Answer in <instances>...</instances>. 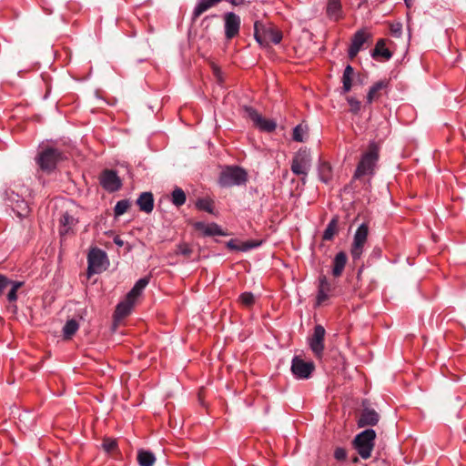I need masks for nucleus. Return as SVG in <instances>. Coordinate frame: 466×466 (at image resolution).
Instances as JSON below:
<instances>
[{
  "instance_id": "nucleus-1",
  "label": "nucleus",
  "mask_w": 466,
  "mask_h": 466,
  "mask_svg": "<svg viewBox=\"0 0 466 466\" xmlns=\"http://www.w3.org/2000/svg\"><path fill=\"white\" fill-rule=\"evenodd\" d=\"M380 148L375 142H370L368 149L360 157V160L355 170L353 178L360 179L364 176H372L375 171L376 164L379 160Z\"/></svg>"
},
{
  "instance_id": "nucleus-2",
  "label": "nucleus",
  "mask_w": 466,
  "mask_h": 466,
  "mask_svg": "<svg viewBox=\"0 0 466 466\" xmlns=\"http://www.w3.org/2000/svg\"><path fill=\"white\" fill-rule=\"evenodd\" d=\"M375 438L376 432L372 429H367L355 436L352 443L362 459L367 460L371 456Z\"/></svg>"
},
{
  "instance_id": "nucleus-3",
  "label": "nucleus",
  "mask_w": 466,
  "mask_h": 466,
  "mask_svg": "<svg viewBox=\"0 0 466 466\" xmlns=\"http://www.w3.org/2000/svg\"><path fill=\"white\" fill-rule=\"evenodd\" d=\"M254 37L260 46H268L279 44L282 39V34L271 25L265 26L259 21L254 24Z\"/></svg>"
},
{
  "instance_id": "nucleus-4",
  "label": "nucleus",
  "mask_w": 466,
  "mask_h": 466,
  "mask_svg": "<svg viewBox=\"0 0 466 466\" xmlns=\"http://www.w3.org/2000/svg\"><path fill=\"white\" fill-rule=\"evenodd\" d=\"M63 158L64 157L61 151L56 148L47 147L39 152L36 162L43 171L50 173Z\"/></svg>"
},
{
  "instance_id": "nucleus-5",
  "label": "nucleus",
  "mask_w": 466,
  "mask_h": 466,
  "mask_svg": "<svg viewBox=\"0 0 466 466\" xmlns=\"http://www.w3.org/2000/svg\"><path fill=\"white\" fill-rule=\"evenodd\" d=\"M248 179L247 172L238 167H228L223 170L219 177V184L222 187L239 186L246 183Z\"/></svg>"
},
{
  "instance_id": "nucleus-6",
  "label": "nucleus",
  "mask_w": 466,
  "mask_h": 466,
  "mask_svg": "<svg viewBox=\"0 0 466 466\" xmlns=\"http://www.w3.org/2000/svg\"><path fill=\"white\" fill-rule=\"evenodd\" d=\"M311 161L310 152L307 148H300L292 158L290 169L295 175L307 177Z\"/></svg>"
},
{
  "instance_id": "nucleus-7",
  "label": "nucleus",
  "mask_w": 466,
  "mask_h": 466,
  "mask_svg": "<svg viewBox=\"0 0 466 466\" xmlns=\"http://www.w3.org/2000/svg\"><path fill=\"white\" fill-rule=\"evenodd\" d=\"M245 116L249 118L254 126L265 132H273L277 123L273 119L264 118L256 109L251 106H244Z\"/></svg>"
},
{
  "instance_id": "nucleus-8",
  "label": "nucleus",
  "mask_w": 466,
  "mask_h": 466,
  "mask_svg": "<svg viewBox=\"0 0 466 466\" xmlns=\"http://www.w3.org/2000/svg\"><path fill=\"white\" fill-rule=\"evenodd\" d=\"M106 254L100 248H91L87 256L88 274H97L106 269Z\"/></svg>"
},
{
  "instance_id": "nucleus-9",
  "label": "nucleus",
  "mask_w": 466,
  "mask_h": 466,
  "mask_svg": "<svg viewBox=\"0 0 466 466\" xmlns=\"http://www.w3.org/2000/svg\"><path fill=\"white\" fill-rule=\"evenodd\" d=\"M368 233L369 228L364 223L361 224L355 232L353 243L350 248V255L354 261L360 259L363 253L364 245L368 238Z\"/></svg>"
},
{
  "instance_id": "nucleus-10",
  "label": "nucleus",
  "mask_w": 466,
  "mask_h": 466,
  "mask_svg": "<svg viewBox=\"0 0 466 466\" xmlns=\"http://www.w3.org/2000/svg\"><path fill=\"white\" fill-rule=\"evenodd\" d=\"M224 33L227 41L237 37L240 32L241 19L234 12H227L223 15Z\"/></svg>"
},
{
  "instance_id": "nucleus-11",
  "label": "nucleus",
  "mask_w": 466,
  "mask_h": 466,
  "mask_svg": "<svg viewBox=\"0 0 466 466\" xmlns=\"http://www.w3.org/2000/svg\"><path fill=\"white\" fill-rule=\"evenodd\" d=\"M291 372L298 380L309 379L315 370V365L312 361H305L299 356H295L291 361Z\"/></svg>"
},
{
  "instance_id": "nucleus-12",
  "label": "nucleus",
  "mask_w": 466,
  "mask_h": 466,
  "mask_svg": "<svg viewBox=\"0 0 466 466\" xmlns=\"http://www.w3.org/2000/svg\"><path fill=\"white\" fill-rule=\"evenodd\" d=\"M325 329L321 325H317L314 328L313 335L309 339V345L315 357L321 359L324 351V338Z\"/></svg>"
},
{
  "instance_id": "nucleus-13",
  "label": "nucleus",
  "mask_w": 466,
  "mask_h": 466,
  "mask_svg": "<svg viewBox=\"0 0 466 466\" xmlns=\"http://www.w3.org/2000/svg\"><path fill=\"white\" fill-rule=\"evenodd\" d=\"M370 38L371 35L367 30L361 29L357 31L351 39V44L348 51L349 57L353 59L358 55L363 45Z\"/></svg>"
},
{
  "instance_id": "nucleus-14",
  "label": "nucleus",
  "mask_w": 466,
  "mask_h": 466,
  "mask_svg": "<svg viewBox=\"0 0 466 466\" xmlns=\"http://www.w3.org/2000/svg\"><path fill=\"white\" fill-rule=\"evenodd\" d=\"M100 184L102 187L109 192H115L118 190L121 186V180L118 177L116 172L113 170H105L100 176Z\"/></svg>"
},
{
  "instance_id": "nucleus-15",
  "label": "nucleus",
  "mask_w": 466,
  "mask_h": 466,
  "mask_svg": "<svg viewBox=\"0 0 466 466\" xmlns=\"http://www.w3.org/2000/svg\"><path fill=\"white\" fill-rule=\"evenodd\" d=\"M379 420L380 415L375 410L364 408L359 416L357 424L360 428L374 426L379 422Z\"/></svg>"
},
{
  "instance_id": "nucleus-16",
  "label": "nucleus",
  "mask_w": 466,
  "mask_h": 466,
  "mask_svg": "<svg viewBox=\"0 0 466 466\" xmlns=\"http://www.w3.org/2000/svg\"><path fill=\"white\" fill-rule=\"evenodd\" d=\"M388 87H389V81L388 80H380L378 82H376L375 84H373L368 94H367V97H366V102L367 104H371L373 101L379 99L381 96H382V93H387L388 91Z\"/></svg>"
},
{
  "instance_id": "nucleus-17",
  "label": "nucleus",
  "mask_w": 466,
  "mask_h": 466,
  "mask_svg": "<svg viewBox=\"0 0 466 466\" xmlns=\"http://www.w3.org/2000/svg\"><path fill=\"white\" fill-rule=\"evenodd\" d=\"M77 220L68 212H65L59 219V234L65 237L70 234Z\"/></svg>"
},
{
  "instance_id": "nucleus-18",
  "label": "nucleus",
  "mask_w": 466,
  "mask_h": 466,
  "mask_svg": "<svg viewBox=\"0 0 466 466\" xmlns=\"http://www.w3.org/2000/svg\"><path fill=\"white\" fill-rule=\"evenodd\" d=\"M195 228L201 232L204 236H223L224 233L220 227L216 223H204L197 222L194 225Z\"/></svg>"
},
{
  "instance_id": "nucleus-19",
  "label": "nucleus",
  "mask_w": 466,
  "mask_h": 466,
  "mask_svg": "<svg viewBox=\"0 0 466 466\" xmlns=\"http://www.w3.org/2000/svg\"><path fill=\"white\" fill-rule=\"evenodd\" d=\"M25 282L20 280H15L10 279V284H8L6 299L12 307L16 309L15 302L18 299L17 292L24 286Z\"/></svg>"
},
{
  "instance_id": "nucleus-20",
  "label": "nucleus",
  "mask_w": 466,
  "mask_h": 466,
  "mask_svg": "<svg viewBox=\"0 0 466 466\" xmlns=\"http://www.w3.org/2000/svg\"><path fill=\"white\" fill-rule=\"evenodd\" d=\"M371 56L374 59H379L380 57L384 60H390L392 57V53L386 47V40L380 38L376 43L374 49L371 52Z\"/></svg>"
},
{
  "instance_id": "nucleus-21",
  "label": "nucleus",
  "mask_w": 466,
  "mask_h": 466,
  "mask_svg": "<svg viewBox=\"0 0 466 466\" xmlns=\"http://www.w3.org/2000/svg\"><path fill=\"white\" fill-rule=\"evenodd\" d=\"M135 302H136L135 299L129 298L127 295L125 300L121 301L116 306V311H115V317L116 319H123L126 316H127L130 313L132 308L134 307Z\"/></svg>"
},
{
  "instance_id": "nucleus-22",
  "label": "nucleus",
  "mask_w": 466,
  "mask_h": 466,
  "mask_svg": "<svg viewBox=\"0 0 466 466\" xmlns=\"http://www.w3.org/2000/svg\"><path fill=\"white\" fill-rule=\"evenodd\" d=\"M331 291V285L328 281L325 276L319 278L318 296H317V303L318 305L322 304L325 300L329 299V294Z\"/></svg>"
},
{
  "instance_id": "nucleus-23",
  "label": "nucleus",
  "mask_w": 466,
  "mask_h": 466,
  "mask_svg": "<svg viewBox=\"0 0 466 466\" xmlns=\"http://www.w3.org/2000/svg\"><path fill=\"white\" fill-rule=\"evenodd\" d=\"M139 209L145 213H150L154 208V198L151 192L142 193L137 200Z\"/></svg>"
},
{
  "instance_id": "nucleus-24",
  "label": "nucleus",
  "mask_w": 466,
  "mask_h": 466,
  "mask_svg": "<svg viewBox=\"0 0 466 466\" xmlns=\"http://www.w3.org/2000/svg\"><path fill=\"white\" fill-rule=\"evenodd\" d=\"M347 255L344 251H340L336 254L333 259V268H332V275L334 277H339L347 263Z\"/></svg>"
},
{
  "instance_id": "nucleus-25",
  "label": "nucleus",
  "mask_w": 466,
  "mask_h": 466,
  "mask_svg": "<svg viewBox=\"0 0 466 466\" xmlns=\"http://www.w3.org/2000/svg\"><path fill=\"white\" fill-rule=\"evenodd\" d=\"M342 7L340 0H328L327 15L329 18L337 21L341 17Z\"/></svg>"
},
{
  "instance_id": "nucleus-26",
  "label": "nucleus",
  "mask_w": 466,
  "mask_h": 466,
  "mask_svg": "<svg viewBox=\"0 0 466 466\" xmlns=\"http://www.w3.org/2000/svg\"><path fill=\"white\" fill-rule=\"evenodd\" d=\"M137 462L139 466H153L156 462V457L149 451L139 450L137 452Z\"/></svg>"
},
{
  "instance_id": "nucleus-27",
  "label": "nucleus",
  "mask_w": 466,
  "mask_h": 466,
  "mask_svg": "<svg viewBox=\"0 0 466 466\" xmlns=\"http://www.w3.org/2000/svg\"><path fill=\"white\" fill-rule=\"evenodd\" d=\"M149 282L148 278H142L138 279L132 289L127 294L129 298L137 300V299L141 295L144 289L147 286Z\"/></svg>"
},
{
  "instance_id": "nucleus-28",
  "label": "nucleus",
  "mask_w": 466,
  "mask_h": 466,
  "mask_svg": "<svg viewBox=\"0 0 466 466\" xmlns=\"http://www.w3.org/2000/svg\"><path fill=\"white\" fill-rule=\"evenodd\" d=\"M319 179L324 183H329L332 178L331 167L327 162H321L318 167Z\"/></svg>"
},
{
  "instance_id": "nucleus-29",
  "label": "nucleus",
  "mask_w": 466,
  "mask_h": 466,
  "mask_svg": "<svg viewBox=\"0 0 466 466\" xmlns=\"http://www.w3.org/2000/svg\"><path fill=\"white\" fill-rule=\"evenodd\" d=\"M11 208L19 218H25L30 212L29 206L24 198L17 200V203H15Z\"/></svg>"
},
{
  "instance_id": "nucleus-30",
  "label": "nucleus",
  "mask_w": 466,
  "mask_h": 466,
  "mask_svg": "<svg viewBox=\"0 0 466 466\" xmlns=\"http://www.w3.org/2000/svg\"><path fill=\"white\" fill-rule=\"evenodd\" d=\"M79 324L75 319H69L66 322L63 328V336L66 339H71V337L77 331Z\"/></svg>"
},
{
  "instance_id": "nucleus-31",
  "label": "nucleus",
  "mask_w": 466,
  "mask_h": 466,
  "mask_svg": "<svg viewBox=\"0 0 466 466\" xmlns=\"http://www.w3.org/2000/svg\"><path fill=\"white\" fill-rule=\"evenodd\" d=\"M338 232V219L332 218L323 232L324 240H331Z\"/></svg>"
},
{
  "instance_id": "nucleus-32",
  "label": "nucleus",
  "mask_w": 466,
  "mask_h": 466,
  "mask_svg": "<svg viewBox=\"0 0 466 466\" xmlns=\"http://www.w3.org/2000/svg\"><path fill=\"white\" fill-rule=\"evenodd\" d=\"M187 199L185 192L180 187H176L171 194L172 203L176 207H181L185 204Z\"/></svg>"
},
{
  "instance_id": "nucleus-33",
  "label": "nucleus",
  "mask_w": 466,
  "mask_h": 466,
  "mask_svg": "<svg viewBox=\"0 0 466 466\" xmlns=\"http://www.w3.org/2000/svg\"><path fill=\"white\" fill-rule=\"evenodd\" d=\"M23 198L18 194L15 193L14 190L11 189H5L4 192V199L9 207H13L15 203H17V200H21Z\"/></svg>"
},
{
  "instance_id": "nucleus-34",
  "label": "nucleus",
  "mask_w": 466,
  "mask_h": 466,
  "mask_svg": "<svg viewBox=\"0 0 466 466\" xmlns=\"http://www.w3.org/2000/svg\"><path fill=\"white\" fill-rule=\"evenodd\" d=\"M308 128L306 126L299 124L293 128L292 138L297 142H303L307 135Z\"/></svg>"
},
{
  "instance_id": "nucleus-35",
  "label": "nucleus",
  "mask_w": 466,
  "mask_h": 466,
  "mask_svg": "<svg viewBox=\"0 0 466 466\" xmlns=\"http://www.w3.org/2000/svg\"><path fill=\"white\" fill-rule=\"evenodd\" d=\"M130 207V202L127 199H122L116 202L114 208V213L116 217L122 216L125 214Z\"/></svg>"
},
{
  "instance_id": "nucleus-36",
  "label": "nucleus",
  "mask_w": 466,
  "mask_h": 466,
  "mask_svg": "<svg viewBox=\"0 0 466 466\" xmlns=\"http://www.w3.org/2000/svg\"><path fill=\"white\" fill-rule=\"evenodd\" d=\"M196 206L198 209L213 213V201L209 198H200L197 201Z\"/></svg>"
},
{
  "instance_id": "nucleus-37",
  "label": "nucleus",
  "mask_w": 466,
  "mask_h": 466,
  "mask_svg": "<svg viewBox=\"0 0 466 466\" xmlns=\"http://www.w3.org/2000/svg\"><path fill=\"white\" fill-rule=\"evenodd\" d=\"M102 447L107 453H113L116 451L117 443L116 440L106 438L103 441Z\"/></svg>"
},
{
  "instance_id": "nucleus-38",
  "label": "nucleus",
  "mask_w": 466,
  "mask_h": 466,
  "mask_svg": "<svg viewBox=\"0 0 466 466\" xmlns=\"http://www.w3.org/2000/svg\"><path fill=\"white\" fill-rule=\"evenodd\" d=\"M239 301L247 306L249 307L254 304L255 302V297L251 292H244L239 296Z\"/></svg>"
},
{
  "instance_id": "nucleus-39",
  "label": "nucleus",
  "mask_w": 466,
  "mask_h": 466,
  "mask_svg": "<svg viewBox=\"0 0 466 466\" xmlns=\"http://www.w3.org/2000/svg\"><path fill=\"white\" fill-rule=\"evenodd\" d=\"M347 101L350 106V111L352 113L358 114L360 111L361 104L357 98L353 96H348Z\"/></svg>"
},
{
  "instance_id": "nucleus-40",
  "label": "nucleus",
  "mask_w": 466,
  "mask_h": 466,
  "mask_svg": "<svg viewBox=\"0 0 466 466\" xmlns=\"http://www.w3.org/2000/svg\"><path fill=\"white\" fill-rule=\"evenodd\" d=\"M192 253V249L187 243H180L177 247V254L183 255L187 258H189Z\"/></svg>"
},
{
  "instance_id": "nucleus-41",
  "label": "nucleus",
  "mask_w": 466,
  "mask_h": 466,
  "mask_svg": "<svg viewBox=\"0 0 466 466\" xmlns=\"http://www.w3.org/2000/svg\"><path fill=\"white\" fill-rule=\"evenodd\" d=\"M260 242L256 241H246L239 243V251H248L254 248L258 247Z\"/></svg>"
},
{
  "instance_id": "nucleus-42",
  "label": "nucleus",
  "mask_w": 466,
  "mask_h": 466,
  "mask_svg": "<svg viewBox=\"0 0 466 466\" xmlns=\"http://www.w3.org/2000/svg\"><path fill=\"white\" fill-rule=\"evenodd\" d=\"M8 284H10V279L4 274H0V297L4 294V291L8 288Z\"/></svg>"
},
{
  "instance_id": "nucleus-43",
  "label": "nucleus",
  "mask_w": 466,
  "mask_h": 466,
  "mask_svg": "<svg viewBox=\"0 0 466 466\" xmlns=\"http://www.w3.org/2000/svg\"><path fill=\"white\" fill-rule=\"evenodd\" d=\"M342 84H343V86H342L343 93L350 92L351 89V86H352V77L348 76H342Z\"/></svg>"
},
{
  "instance_id": "nucleus-44",
  "label": "nucleus",
  "mask_w": 466,
  "mask_h": 466,
  "mask_svg": "<svg viewBox=\"0 0 466 466\" xmlns=\"http://www.w3.org/2000/svg\"><path fill=\"white\" fill-rule=\"evenodd\" d=\"M334 457L338 461L345 460L347 457V451L344 448H337L334 451Z\"/></svg>"
},
{
  "instance_id": "nucleus-45",
  "label": "nucleus",
  "mask_w": 466,
  "mask_h": 466,
  "mask_svg": "<svg viewBox=\"0 0 466 466\" xmlns=\"http://www.w3.org/2000/svg\"><path fill=\"white\" fill-rule=\"evenodd\" d=\"M390 31L394 36L399 37L401 34V25L400 24L392 25L390 27Z\"/></svg>"
},
{
  "instance_id": "nucleus-46",
  "label": "nucleus",
  "mask_w": 466,
  "mask_h": 466,
  "mask_svg": "<svg viewBox=\"0 0 466 466\" xmlns=\"http://www.w3.org/2000/svg\"><path fill=\"white\" fill-rule=\"evenodd\" d=\"M227 247L231 249V250H237V251H239V243H237L236 240L234 239H230L228 243H227Z\"/></svg>"
},
{
  "instance_id": "nucleus-47",
  "label": "nucleus",
  "mask_w": 466,
  "mask_h": 466,
  "mask_svg": "<svg viewBox=\"0 0 466 466\" xmlns=\"http://www.w3.org/2000/svg\"><path fill=\"white\" fill-rule=\"evenodd\" d=\"M354 74V69L351 66L348 65L345 69H344V72H343V76H350L352 77Z\"/></svg>"
},
{
  "instance_id": "nucleus-48",
  "label": "nucleus",
  "mask_w": 466,
  "mask_h": 466,
  "mask_svg": "<svg viewBox=\"0 0 466 466\" xmlns=\"http://www.w3.org/2000/svg\"><path fill=\"white\" fill-rule=\"evenodd\" d=\"M114 243L118 247H122L124 245V241L118 236L115 237Z\"/></svg>"
},
{
  "instance_id": "nucleus-49",
  "label": "nucleus",
  "mask_w": 466,
  "mask_h": 466,
  "mask_svg": "<svg viewBox=\"0 0 466 466\" xmlns=\"http://www.w3.org/2000/svg\"><path fill=\"white\" fill-rule=\"evenodd\" d=\"M358 461H359L358 457H355V458L352 460V461H353V462H357Z\"/></svg>"
}]
</instances>
